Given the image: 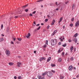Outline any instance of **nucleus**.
Wrapping results in <instances>:
<instances>
[{"label":"nucleus","instance_id":"nucleus-1","mask_svg":"<svg viewBox=\"0 0 79 79\" xmlns=\"http://www.w3.org/2000/svg\"><path fill=\"white\" fill-rule=\"evenodd\" d=\"M56 39H52L51 40V44L52 45H55L56 44Z\"/></svg>","mask_w":79,"mask_h":79},{"label":"nucleus","instance_id":"nucleus-2","mask_svg":"<svg viewBox=\"0 0 79 79\" xmlns=\"http://www.w3.org/2000/svg\"><path fill=\"white\" fill-rule=\"evenodd\" d=\"M47 76L48 77H51L52 76V73L51 72H48L47 73Z\"/></svg>","mask_w":79,"mask_h":79},{"label":"nucleus","instance_id":"nucleus-3","mask_svg":"<svg viewBox=\"0 0 79 79\" xmlns=\"http://www.w3.org/2000/svg\"><path fill=\"white\" fill-rule=\"evenodd\" d=\"M72 41H74L75 43H77V38L76 37H74L72 40Z\"/></svg>","mask_w":79,"mask_h":79},{"label":"nucleus","instance_id":"nucleus-4","mask_svg":"<svg viewBox=\"0 0 79 79\" xmlns=\"http://www.w3.org/2000/svg\"><path fill=\"white\" fill-rule=\"evenodd\" d=\"M6 53L7 56H9V55H10V51H9V50H6Z\"/></svg>","mask_w":79,"mask_h":79},{"label":"nucleus","instance_id":"nucleus-5","mask_svg":"<svg viewBox=\"0 0 79 79\" xmlns=\"http://www.w3.org/2000/svg\"><path fill=\"white\" fill-rule=\"evenodd\" d=\"M79 25V20L77 21L76 23H75V27H78Z\"/></svg>","mask_w":79,"mask_h":79},{"label":"nucleus","instance_id":"nucleus-6","mask_svg":"<svg viewBox=\"0 0 79 79\" xmlns=\"http://www.w3.org/2000/svg\"><path fill=\"white\" fill-rule=\"evenodd\" d=\"M69 71H72V69H73V66H70L69 67Z\"/></svg>","mask_w":79,"mask_h":79},{"label":"nucleus","instance_id":"nucleus-7","mask_svg":"<svg viewBox=\"0 0 79 79\" xmlns=\"http://www.w3.org/2000/svg\"><path fill=\"white\" fill-rule=\"evenodd\" d=\"M31 36V34L30 33H29L26 36V37L27 38V39H29V37Z\"/></svg>","mask_w":79,"mask_h":79},{"label":"nucleus","instance_id":"nucleus-8","mask_svg":"<svg viewBox=\"0 0 79 79\" xmlns=\"http://www.w3.org/2000/svg\"><path fill=\"white\" fill-rule=\"evenodd\" d=\"M31 36V34L30 33H29L26 36V37L27 38V39H29V37Z\"/></svg>","mask_w":79,"mask_h":79},{"label":"nucleus","instance_id":"nucleus-9","mask_svg":"<svg viewBox=\"0 0 79 79\" xmlns=\"http://www.w3.org/2000/svg\"><path fill=\"white\" fill-rule=\"evenodd\" d=\"M62 38H63V37L62 36H61V37L59 38L60 40V41L61 42L63 41V40H64V38L63 37V39H62Z\"/></svg>","mask_w":79,"mask_h":79},{"label":"nucleus","instance_id":"nucleus-10","mask_svg":"<svg viewBox=\"0 0 79 79\" xmlns=\"http://www.w3.org/2000/svg\"><path fill=\"white\" fill-rule=\"evenodd\" d=\"M51 60V57H49L48 58V59L47 60V62H49V61H50V60Z\"/></svg>","mask_w":79,"mask_h":79},{"label":"nucleus","instance_id":"nucleus-11","mask_svg":"<svg viewBox=\"0 0 79 79\" xmlns=\"http://www.w3.org/2000/svg\"><path fill=\"white\" fill-rule=\"evenodd\" d=\"M55 4L56 6H58V5H60V3H57V2H56L55 3Z\"/></svg>","mask_w":79,"mask_h":79},{"label":"nucleus","instance_id":"nucleus-12","mask_svg":"<svg viewBox=\"0 0 79 79\" xmlns=\"http://www.w3.org/2000/svg\"><path fill=\"white\" fill-rule=\"evenodd\" d=\"M74 6H75V4H73L72 5V10H73L74 9Z\"/></svg>","mask_w":79,"mask_h":79},{"label":"nucleus","instance_id":"nucleus-13","mask_svg":"<svg viewBox=\"0 0 79 79\" xmlns=\"http://www.w3.org/2000/svg\"><path fill=\"white\" fill-rule=\"evenodd\" d=\"M78 35V33H77L73 35L74 37H77V36Z\"/></svg>","mask_w":79,"mask_h":79},{"label":"nucleus","instance_id":"nucleus-14","mask_svg":"<svg viewBox=\"0 0 79 79\" xmlns=\"http://www.w3.org/2000/svg\"><path fill=\"white\" fill-rule=\"evenodd\" d=\"M73 48H74V47H73V46H71L70 47V51H72V50H73Z\"/></svg>","mask_w":79,"mask_h":79},{"label":"nucleus","instance_id":"nucleus-15","mask_svg":"<svg viewBox=\"0 0 79 79\" xmlns=\"http://www.w3.org/2000/svg\"><path fill=\"white\" fill-rule=\"evenodd\" d=\"M9 64L10 65V66H12V65H13L14 64L13 63H9Z\"/></svg>","mask_w":79,"mask_h":79},{"label":"nucleus","instance_id":"nucleus-16","mask_svg":"<svg viewBox=\"0 0 79 79\" xmlns=\"http://www.w3.org/2000/svg\"><path fill=\"white\" fill-rule=\"evenodd\" d=\"M67 45V44L66 43H65L64 44H63L62 45V47H65L66 46V45Z\"/></svg>","mask_w":79,"mask_h":79},{"label":"nucleus","instance_id":"nucleus-17","mask_svg":"<svg viewBox=\"0 0 79 79\" xmlns=\"http://www.w3.org/2000/svg\"><path fill=\"white\" fill-rule=\"evenodd\" d=\"M58 62H60V61H61V58H59L58 60Z\"/></svg>","mask_w":79,"mask_h":79},{"label":"nucleus","instance_id":"nucleus-18","mask_svg":"<svg viewBox=\"0 0 79 79\" xmlns=\"http://www.w3.org/2000/svg\"><path fill=\"white\" fill-rule=\"evenodd\" d=\"M64 77L62 76H60V79H63V78H64Z\"/></svg>","mask_w":79,"mask_h":79},{"label":"nucleus","instance_id":"nucleus-19","mask_svg":"<svg viewBox=\"0 0 79 79\" xmlns=\"http://www.w3.org/2000/svg\"><path fill=\"white\" fill-rule=\"evenodd\" d=\"M51 66H52V67H55V64H51Z\"/></svg>","mask_w":79,"mask_h":79},{"label":"nucleus","instance_id":"nucleus-20","mask_svg":"<svg viewBox=\"0 0 79 79\" xmlns=\"http://www.w3.org/2000/svg\"><path fill=\"white\" fill-rule=\"evenodd\" d=\"M28 5H26L24 6H23L22 7V8H26V7Z\"/></svg>","mask_w":79,"mask_h":79},{"label":"nucleus","instance_id":"nucleus-21","mask_svg":"<svg viewBox=\"0 0 79 79\" xmlns=\"http://www.w3.org/2000/svg\"><path fill=\"white\" fill-rule=\"evenodd\" d=\"M17 40H19V41H21V40H22V39H21V38H17Z\"/></svg>","mask_w":79,"mask_h":79},{"label":"nucleus","instance_id":"nucleus-22","mask_svg":"<svg viewBox=\"0 0 79 79\" xmlns=\"http://www.w3.org/2000/svg\"><path fill=\"white\" fill-rule=\"evenodd\" d=\"M33 26H35V22H34L33 23Z\"/></svg>","mask_w":79,"mask_h":79},{"label":"nucleus","instance_id":"nucleus-23","mask_svg":"<svg viewBox=\"0 0 79 79\" xmlns=\"http://www.w3.org/2000/svg\"><path fill=\"white\" fill-rule=\"evenodd\" d=\"M3 40V38H1L0 39V42H2Z\"/></svg>","mask_w":79,"mask_h":79},{"label":"nucleus","instance_id":"nucleus-24","mask_svg":"<svg viewBox=\"0 0 79 79\" xmlns=\"http://www.w3.org/2000/svg\"><path fill=\"white\" fill-rule=\"evenodd\" d=\"M28 10H29V9H27L25 10V11L26 12H27V11H28Z\"/></svg>","mask_w":79,"mask_h":79},{"label":"nucleus","instance_id":"nucleus-25","mask_svg":"<svg viewBox=\"0 0 79 79\" xmlns=\"http://www.w3.org/2000/svg\"><path fill=\"white\" fill-rule=\"evenodd\" d=\"M40 27H39L38 28H37V30H39V29H40Z\"/></svg>","mask_w":79,"mask_h":79},{"label":"nucleus","instance_id":"nucleus-26","mask_svg":"<svg viewBox=\"0 0 79 79\" xmlns=\"http://www.w3.org/2000/svg\"><path fill=\"white\" fill-rule=\"evenodd\" d=\"M46 45H48V40H46Z\"/></svg>","mask_w":79,"mask_h":79},{"label":"nucleus","instance_id":"nucleus-27","mask_svg":"<svg viewBox=\"0 0 79 79\" xmlns=\"http://www.w3.org/2000/svg\"><path fill=\"white\" fill-rule=\"evenodd\" d=\"M43 60V58L42 57L40 59V61H42Z\"/></svg>","mask_w":79,"mask_h":79},{"label":"nucleus","instance_id":"nucleus-28","mask_svg":"<svg viewBox=\"0 0 79 79\" xmlns=\"http://www.w3.org/2000/svg\"><path fill=\"white\" fill-rule=\"evenodd\" d=\"M70 26H71V27H73V24H70Z\"/></svg>","mask_w":79,"mask_h":79},{"label":"nucleus","instance_id":"nucleus-29","mask_svg":"<svg viewBox=\"0 0 79 79\" xmlns=\"http://www.w3.org/2000/svg\"><path fill=\"white\" fill-rule=\"evenodd\" d=\"M43 47L44 48H46V47H47V45H44L43 46Z\"/></svg>","mask_w":79,"mask_h":79},{"label":"nucleus","instance_id":"nucleus-30","mask_svg":"<svg viewBox=\"0 0 79 79\" xmlns=\"http://www.w3.org/2000/svg\"><path fill=\"white\" fill-rule=\"evenodd\" d=\"M39 79H42V77L41 76L39 77Z\"/></svg>","mask_w":79,"mask_h":79},{"label":"nucleus","instance_id":"nucleus-31","mask_svg":"<svg viewBox=\"0 0 79 79\" xmlns=\"http://www.w3.org/2000/svg\"><path fill=\"white\" fill-rule=\"evenodd\" d=\"M17 64L18 65L21 64V63L20 62H18L17 63Z\"/></svg>","mask_w":79,"mask_h":79},{"label":"nucleus","instance_id":"nucleus-32","mask_svg":"<svg viewBox=\"0 0 79 79\" xmlns=\"http://www.w3.org/2000/svg\"><path fill=\"white\" fill-rule=\"evenodd\" d=\"M56 30H55L53 32V33L55 34L56 32Z\"/></svg>","mask_w":79,"mask_h":79},{"label":"nucleus","instance_id":"nucleus-33","mask_svg":"<svg viewBox=\"0 0 79 79\" xmlns=\"http://www.w3.org/2000/svg\"><path fill=\"white\" fill-rule=\"evenodd\" d=\"M61 42H59L58 43V45H61Z\"/></svg>","mask_w":79,"mask_h":79},{"label":"nucleus","instance_id":"nucleus-34","mask_svg":"<svg viewBox=\"0 0 79 79\" xmlns=\"http://www.w3.org/2000/svg\"><path fill=\"white\" fill-rule=\"evenodd\" d=\"M51 71L52 72V73H55V70H51Z\"/></svg>","mask_w":79,"mask_h":79},{"label":"nucleus","instance_id":"nucleus-35","mask_svg":"<svg viewBox=\"0 0 79 79\" xmlns=\"http://www.w3.org/2000/svg\"><path fill=\"white\" fill-rule=\"evenodd\" d=\"M44 74L45 75H46V74H47V72L46 71Z\"/></svg>","mask_w":79,"mask_h":79},{"label":"nucleus","instance_id":"nucleus-36","mask_svg":"<svg viewBox=\"0 0 79 79\" xmlns=\"http://www.w3.org/2000/svg\"><path fill=\"white\" fill-rule=\"evenodd\" d=\"M3 25H2L1 26V28L2 29H3Z\"/></svg>","mask_w":79,"mask_h":79},{"label":"nucleus","instance_id":"nucleus-37","mask_svg":"<svg viewBox=\"0 0 79 79\" xmlns=\"http://www.w3.org/2000/svg\"><path fill=\"white\" fill-rule=\"evenodd\" d=\"M49 27H50V26H47V29H49Z\"/></svg>","mask_w":79,"mask_h":79},{"label":"nucleus","instance_id":"nucleus-38","mask_svg":"<svg viewBox=\"0 0 79 79\" xmlns=\"http://www.w3.org/2000/svg\"><path fill=\"white\" fill-rule=\"evenodd\" d=\"M43 58V60H45V59H46V58H45V57H42Z\"/></svg>","mask_w":79,"mask_h":79},{"label":"nucleus","instance_id":"nucleus-39","mask_svg":"<svg viewBox=\"0 0 79 79\" xmlns=\"http://www.w3.org/2000/svg\"><path fill=\"white\" fill-rule=\"evenodd\" d=\"M48 21V19H46L45 20V22H47V21Z\"/></svg>","mask_w":79,"mask_h":79},{"label":"nucleus","instance_id":"nucleus-40","mask_svg":"<svg viewBox=\"0 0 79 79\" xmlns=\"http://www.w3.org/2000/svg\"><path fill=\"white\" fill-rule=\"evenodd\" d=\"M64 52H63L62 53V55L63 56H64Z\"/></svg>","mask_w":79,"mask_h":79},{"label":"nucleus","instance_id":"nucleus-41","mask_svg":"<svg viewBox=\"0 0 79 79\" xmlns=\"http://www.w3.org/2000/svg\"><path fill=\"white\" fill-rule=\"evenodd\" d=\"M73 60H74L73 57H71V60H72V61H73Z\"/></svg>","mask_w":79,"mask_h":79},{"label":"nucleus","instance_id":"nucleus-42","mask_svg":"<svg viewBox=\"0 0 79 79\" xmlns=\"http://www.w3.org/2000/svg\"><path fill=\"white\" fill-rule=\"evenodd\" d=\"M29 16H32V15L31 14H30L29 15Z\"/></svg>","mask_w":79,"mask_h":79},{"label":"nucleus","instance_id":"nucleus-43","mask_svg":"<svg viewBox=\"0 0 79 79\" xmlns=\"http://www.w3.org/2000/svg\"><path fill=\"white\" fill-rule=\"evenodd\" d=\"M72 40H69V42H71Z\"/></svg>","mask_w":79,"mask_h":79},{"label":"nucleus","instance_id":"nucleus-44","mask_svg":"<svg viewBox=\"0 0 79 79\" xmlns=\"http://www.w3.org/2000/svg\"><path fill=\"white\" fill-rule=\"evenodd\" d=\"M53 3H51L50 4V6H53Z\"/></svg>","mask_w":79,"mask_h":79},{"label":"nucleus","instance_id":"nucleus-45","mask_svg":"<svg viewBox=\"0 0 79 79\" xmlns=\"http://www.w3.org/2000/svg\"><path fill=\"white\" fill-rule=\"evenodd\" d=\"M18 78L19 79H20L21 78V76H19L18 77Z\"/></svg>","mask_w":79,"mask_h":79},{"label":"nucleus","instance_id":"nucleus-46","mask_svg":"<svg viewBox=\"0 0 79 79\" xmlns=\"http://www.w3.org/2000/svg\"><path fill=\"white\" fill-rule=\"evenodd\" d=\"M36 13V11H34L33 13L32 14H35V13Z\"/></svg>","mask_w":79,"mask_h":79},{"label":"nucleus","instance_id":"nucleus-47","mask_svg":"<svg viewBox=\"0 0 79 79\" xmlns=\"http://www.w3.org/2000/svg\"><path fill=\"white\" fill-rule=\"evenodd\" d=\"M14 78L15 79H16L17 78V77H16V76H15Z\"/></svg>","mask_w":79,"mask_h":79},{"label":"nucleus","instance_id":"nucleus-48","mask_svg":"<svg viewBox=\"0 0 79 79\" xmlns=\"http://www.w3.org/2000/svg\"><path fill=\"white\" fill-rule=\"evenodd\" d=\"M52 23H55V20H53Z\"/></svg>","mask_w":79,"mask_h":79},{"label":"nucleus","instance_id":"nucleus-49","mask_svg":"<svg viewBox=\"0 0 79 79\" xmlns=\"http://www.w3.org/2000/svg\"><path fill=\"white\" fill-rule=\"evenodd\" d=\"M11 43L12 44H14V43H13V42L12 41H11Z\"/></svg>","mask_w":79,"mask_h":79},{"label":"nucleus","instance_id":"nucleus-50","mask_svg":"<svg viewBox=\"0 0 79 79\" xmlns=\"http://www.w3.org/2000/svg\"><path fill=\"white\" fill-rule=\"evenodd\" d=\"M42 1V0H38V1H37V2H41Z\"/></svg>","mask_w":79,"mask_h":79},{"label":"nucleus","instance_id":"nucleus-51","mask_svg":"<svg viewBox=\"0 0 79 79\" xmlns=\"http://www.w3.org/2000/svg\"><path fill=\"white\" fill-rule=\"evenodd\" d=\"M41 79H45V77L43 76L42 78H41Z\"/></svg>","mask_w":79,"mask_h":79},{"label":"nucleus","instance_id":"nucleus-52","mask_svg":"<svg viewBox=\"0 0 79 79\" xmlns=\"http://www.w3.org/2000/svg\"><path fill=\"white\" fill-rule=\"evenodd\" d=\"M62 18L61 17V18H60V21H61V20H62Z\"/></svg>","mask_w":79,"mask_h":79},{"label":"nucleus","instance_id":"nucleus-53","mask_svg":"<svg viewBox=\"0 0 79 79\" xmlns=\"http://www.w3.org/2000/svg\"><path fill=\"white\" fill-rule=\"evenodd\" d=\"M74 18H73L72 19V21H74Z\"/></svg>","mask_w":79,"mask_h":79},{"label":"nucleus","instance_id":"nucleus-54","mask_svg":"<svg viewBox=\"0 0 79 79\" xmlns=\"http://www.w3.org/2000/svg\"><path fill=\"white\" fill-rule=\"evenodd\" d=\"M54 35H55V34L53 33L52 34V36Z\"/></svg>","mask_w":79,"mask_h":79},{"label":"nucleus","instance_id":"nucleus-55","mask_svg":"<svg viewBox=\"0 0 79 79\" xmlns=\"http://www.w3.org/2000/svg\"><path fill=\"white\" fill-rule=\"evenodd\" d=\"M18 16H15V18H17Z\"/></svg>","mask_w":79,"mask_h":79},{"label":"nucleus","instance_id":"nucleus-56","mask_svg":"<svg viewBox=\"0 0 79 79\" xmlns=\"http://www.w3.org/2000/svg\"><path fill=\"white\" fill-rule=\"evenodd\" d=\"M69 3V1H67V2L65 3L66 4H68V3Z\"/></svg>","mask_w":79,"mask_h":79},{"label":"nucleus","instance_id":"nucleus-57","mask_svg":"<svg viewBox=\"0 0 79 79\" xmlns=\"http://www.w3.org/2000/svg\"><path fill=\"white\" fill-rule=\"evenodd\" d=\"M13 39H14V41H15V40H16V38H13Z\"/></svg>","mask_w":79,"mask_h":79},{"label":"nucleus","instance_id":"nucleus-58","mask_svg":"<svg viewBox=\"0 0 79 79\" xmlns=\"http://www.w3.org/2000/svg\"><path fill=\"white\" fill-rule=\"evenodd\" d=\"M42 76H45V74H44V73H43L42 74Z\"/></svg>","mask_w":79,"mask_h":79},{"label":"nucleus","instance_id":"nucleus-59","mask_svg":"<svg viewBox=\"0 0 79 79\" xmlns=\"http://www.w3.org/2000/svg\"><path fill=\"white\" fill-rule=\"evenodd\" d=\"M6 31H9V28H8L7 29Z\"/></svg>","mask_w":79,"mask_h":79},{"label":"nucleus","instance_id":"nucleus-60","mask_svg":"<svg viewBox=\"0 0 79 79\" xmlns=\"http://www.w3.org/2000/svg\"><path fill=\"white\" fill-rule=\"evenodd\" d=\"M41 24L42 26H43V25H44V23H41Z\"/></svg>","mask_w":79,"mask_h":79},{"label":"nucleus","instance_id":"nucleus-61","mask_svg":"<svg viewBox=\"0 0 79 79\" xmlns=\"http://www.w3.org/2000/svg\"><path fill=\"white\" fill-rule=\"evenodd\" d=\"M40 25V24H37V25H36V26H39Z\"/></svg>","mask_w":79,"mask_h":79},{"label":"nucleus","instance_id":"nucleus-62","mask_svg":"<svg viewBox=\"0 0 79 79\" xmlns=\"http://www.w3.org/2000/svg\"><path fill=\"white\" fill-rule=\"evenodd\" d=\"M60 22H61V21L60 20V21H59V24H60Z\"/></svg>","mask_w":79,"mask_h":79},{"label":"nucleus","instance_id":"nucleus-63","mask_svg":"<svg viewBox=\"0 0 79 79\" xmlns=\"http://www.w3.org/2000/svg\"><path fill=\"white\" fill-rule=\"evenodd\" d=\"M51 24L52 25H53V24H54V23L53 22H52Z\"/></svg>","mask_w":79,"mask_h":79},{"label":"nucleus","instance_id":"nucleus-64","mask_svg":"<svg viewBox=\"0 0 79 79\" xmlns=\"http://www.w3.org/2000/svg\"><path fill=\"white\" fill-rule=\"evenodd\" d=\"M47 16H48V18H50V15H47Z\"/></svg>","mask_w":79,"mask_h":79}]
</instances>
